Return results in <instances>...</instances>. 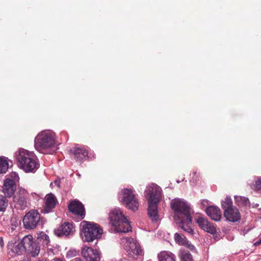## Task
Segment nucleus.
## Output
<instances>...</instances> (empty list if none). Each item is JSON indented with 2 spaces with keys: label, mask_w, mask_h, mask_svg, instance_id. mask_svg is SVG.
<instances>
[{
  "label": "nucleus",
  "mask_w": 261,
  "mask_h": 261,
  "mask_svg": "<svg viewBox=\"0 0 261 261\" xmlns=\"http://www.w3.org/2000/svg\"><path fill=\"white\" fill-rule=\"evenodd\" d=\"M148 202V214L152 221L159 219L158 205L161 198V189L158 185L152 184L147 187L145 191Z\"/></svg>",
  "instance_id": "f03ea898"
},
{
  "label": "nucleus",
  "mask_w": 261,
  "mask_h": 261,
  "mask_svg": "<svg viewBox=\"0 0 261 261\" xmlns=\"http://www.w3.org/2000/svg\"><path fill=\"white\" fill-rule=\"evenodd\" d=\"M261 244V238L259 239L258 241H256L255 243H254V245L255 246H259Z\"/></svg>",
  "instance_id": "2f4dec72"
},
{
  "label": "nucleus",
  "mask_w": 261,
  "mask_h": 261,
  "mask_svg": "<svg viewBox=\"0 0 261 261\" xmlns=\"http://www.w3.org/2000/svg\"><path fill=\"white\" fill-rule=\"evenodd\" d=\"M235 200L236 202L243 206H248L250 205V201L247 197L242 196H236Z\"/></svg>",
  "instance_id": "393cba45"
},
{
  "label": "nucleus",
  "mask_w": 261,
  "mask_h": 261,
  "mask_svg": "<svg viewBox=\"0 0 261 261\" xmlns=\"http://www.w3.org/2000/svg\"><path fill=\"white\" fill-rule=\"evenodd\" d=\"M172 209L175 212L174 219L178 226L185 231L192 234L193 232L191 225L192 217L191 208L185 201L175 199L171 203Z\"/></svg>",
  "instance_id": "f257e3e1"
},
{
  "label": "nucleus",
  "mask_w": 261,
  "mask_h": 261,
  "mask_svg": "<svg viewBox=\"0 0 261 261\" xmlns=\"http://www.w3.org/2000/svg\"><path fill=\"white\" fill-rule=\"evenodd\" d=\"M159 261H176L175 256L169 251H161L158 254Z\"/></svg>",
  "instance_id": "412c9836"
},
{
  "label": "nucleus",
  "mask_w": 261,
  "mask_h": 261,
  "mask_svg": "<svg viewBox=\"0 0 261 261\" xmlns=\"http://www.w3.org/2000/svg\"><path fill=\"white\" fill-rule=\"evenodd\" d=\"M70 153L76 161H81L88 158V151L83 146H75L70 149Z\"/></svg>",
  "instance_id": "dca6fc26"
},
{
  "label": "nucleus",
  "mask_w": 261,
  "mask_h": 261,
  "mask_svg": "<svg viewBox=\"0 0 261 261\" xmlns=\"http://www.w3.org/2000/svg\"><path fill=\"white\" fill-rule=\"evenodd\" d=\"M68 210L70 212L76 216L80 220L85 216V210L84 205L76 199L71 200L68 204Z\"/></svg>",
  "instance_id": "f8f14e48"
},
{
  "label": "nucleus",
  "mask_w": 261,
  "mask_h": 261,
  "mask_svg": "<svg viewBox=\"0 0 261 261\" xmlns=\"http://www.w3.org/2000/svg\"><path fill=\"white\" fill-rule=\"evenodd\" d=\"M23 246L25 248L26 252L30 254L32 256L36 257L40 252V247L33 239L32 235H26L21 240Z\"/></svg>",
  "instance_id": "9d476101"
},
{
  "label": "nucleus",
  "mask_w": 261,
  "mask_h": 261,
  "mask_svg": "<svg viewBox=\"0 0 261 261\" xmlns=\"http://www.w3.org/2000/svg\"><path fill=\"white\" fill-rule=\"evenodd\" d=\"M122 192L123 194V205L133 211H137L139 206V202L133 191L131 189H124L122 190Z\"/></svg>",
  "instance_id": "6e6552de"
},
{
  "label": "nucleus",
  "mask_w": 261,
  "mask_h": 261,
  "mask_svg": "<svg viewBox=\"0 0 261 261\" xmlns=\"http://www.w3.org/2000/svg\"><path fill=\"white\" fill-rule=\"evenodd\" d=\"M55 134L51 132H42L39 133L35 140V147L40 152L44 149L51 147L55 144Z\"/></svg>",
  "instance_id": "423d86ee"
},
{
  "label": "nucleus",
  "mask_w": 261,
  "mask_h": 261,
  "mask_svg": "<svg viewBox=\"0 0 261 261\" xmlns=\"http://www.w3.org/2000/svg\"><path fill=\"white\" fill-rule=\"evenodd\" d=\"M12 251L17 255H21L23 253L26 252L25 248L24 247V246H23L21 241L14 247Z\"/></svg>",
  "instance_id": "5701e85b"
},
{
  "label": "nucleus",
  "mask_w": 261,
  "mask_h": 261,
  "mask_svg": "<svg viewBox=\"0 0 261 261\" xmlns=\"http://www.w3.org/2000/svg\"><path fill=\"white\" fill-rule=\"evenodd\" d=\"M174 239L176 242H178L179 243L183 244L184 243L185 240L184 238L182 237L181 235L179 234L176 233L174 234Z\"/></svg>",
  "instance_id": "c85d7f7f"
},
{
  "label": "nucleus",
  "mask_w": 261,
  "mask_h": 261,
  "mask_svg": "<svg viewBox=\"0 0 261 261\" xmlns=\"http://www.w3.org/2000/svg\"><path fill=\"white\" fill-rule=\"evenodd\" d=\"M54 261H63V260L57 258V259H55Z\"/></svg>",
  "instance_id": "f704fd0d"
},
{
  "label": "nucleus",
  "mask_w": 261,
  "mask_h": 261,
  "mask_svg": "<svg viewBox=\"0 0 261 261\" xmlns=\"http://www.w3.org/2000/svg\"><path fill=\"white\" fill-rule=\"evenodd\" d=\"M196 222L199 227L204 231L212 234H214L216 232V227L207 219L202 217H198L196 218Z\"/></svg>",
  "instance_id": "f3484780"
},
{
  "label": "nucleus",
  "mask_w": 261,
  "mask_h": 261,
  "mask_svg": "<svg viewBox=\"0 0 261 261\" xmlns=\"http://www.w3.org/2000/svg\"><path fill=\"white\" fill-rule=\"evenodd\" d=\"M252 189L257 192L261 193V178H258L255 181V184L252 187Z\"/></svg>",
  "instance_id": "cd10ccee"
},
{
  "label": "nucleus",
  "mask_w": 261,
  "mask_h": 261,
  "mask_svg": "<svg viewBox=\"0 0 261 261\" xmlns=\"http://www.w3.org/2000/svg\"><path fill=\"white\" fill-rule=\"evenodd\" d=\"M128 248H126L128 253L133 257L143 255V250L140 245L133 238L127 239Z\"/></svg>",
  "instance_id": "4468645a"
},
{
  "label": "nucleus",
  "mask_w": 261,
  "mask_h": 261,
  "mask_svg": "<svg viewBox=\"0 0 261 261\" xmlns=\"http://www.w3.org/2000/svg\"><path fill=\"white\" fill-rule=\"evenodd\" d=\"M11 177L12 178V180L15 181V183H16V181L18 180L19 177L18 174L15 172H11L10 174Z\"/></svg>",
  "instance_id": "c756f323"
},
{
  "label": "nucleus",
  "mask_w": 261,
  "mask_h": 261,
  "mask_svg": "<svg viewBox=\"0 0 261 261\" xmlns=\"http://www.w3.org/2000/svg\"><path fill=\"white\" fill-rule=\"evenodd\" d=\"M81 253L86 261H100V253L96 249L85 246L82 249Z\"/></svg>",
  "instance_id": "ddd939ff"
},
{
  "label": "nucleus",
  "mask_w": 261,
  "mask_h": 261,
  "mask_svg": "<svg viewBox=\"0 0 261 261\" xmlns=\"http://www.w3.org/2000/svg\"><path fill=\"white\" fill-rule=\"evenodd\" d=\"M70 261H83V260L81 258L76 257V258H74L70 260Z\"/></svg>",
  "instance_id": "473e14b6"
},
{
  "label": "nucleus",
  "mask_w": 261,
  "mask_h": 261,
  "mask_svg": "<svg viewBox=\"0 0 261 261\" xmlns=\"http://www.w3.org/2000/svg\"><path fill=\"white\" fill-rule=\"evenodd\" d=\"M41 215L37 210H32L28 212L23 218L24 228L28 229H34L40 222Z\"/></svg>",
  "instance_id": "1a4fd4ad"
},
{
  "label": "nucleus",
  "mask_w": 261,
  "mask_h": 261,
  "mask_svg": "<svg viewBox=\"0 0 261 261\" xmlns=\"http://www.w3.org/2000/svg\"><path fill=\"white\" fill-rule=\"evenodd\" d=\"M8 167L7 161L4 159L0 158V173H6L8 169Z\"/></svg>",
  "instance_id": "a878e982"
},
{
  "label": "nucleus",
  "mask_w": 261,
  "mask_h": 261,
  "mask_svg": "<svg viewBox=\"0 0 261 261\" xmlns=\"http://www.w3.org/2000/svg\"><path fill=\"white\" fill-rule=\"evenodd\" d=\"M205 212L208 216L212 220L215 221H220L222 214L220 209L216 206L211 205L208 206L205 210Z\"/></svg>",
  "instance_id": "aec40b11"
},
{
  "label": "nucleus",
  "mask_w": 261,
  "mask_h": 261,
  "mask_svg": "<svg viewBox=\"0 0 261 261\" xmlns=\"http://www.w3.org/2000/svg\"><path fill=\"white\" fill-rule=\"evenodd\" d=\"M16 188V185L15 181L8 178L4 181L3 191L8 197H10L13 195Z\"/></svg>",
  "instance_id": "a211bd4d"
},
{
  "label": "nucleus",
  "mask_w": 261,
  "mask_h": 261,
  "mask_svg": "<svg viewBox=\"0 0 261 261\" xmlns=\"http://www.w3.org/2000/svg\"><path fill=\"white\" fill-rule=\"evenodd\" d=\"M222 207L224 210V216L226 220L236 222L241 218L239 210L232 205V201L230 197H226L222 202Z\"/></svg>",
  "instance_id": "0eeeda50"
},
{
  "label": "nucleus",
  "mask_w": 261,
  "mask_h": 261,
  "mask_svg": "<svg viewBox=\"0 0 261 261\" xmlns=\"http://www.w3.org/2000/svg\"><path fill=\"white\" fill-rule=\"evenodd\" d=\"M17 165L26 172H35L39 167V164L35 154L23 148L15 153Z\"/></svg>",
  "instance_id": "7ed1b4c3"
},
{
  "label": "nucleus",
  "mask_w": 261,
  "mask_h": 261,
  "mask_svg": "<svg viewBox=\"0 0 261 261\" xmlns=\"http://www.w3.org/2000/svg\"><path fill=\"white\" fill-rule=\"evenodd\" d=\"M38 240L42 243L44 246H47L50 243L49 237L44 232H41L38 234Z\"/></svg>",
  "instance_id": "4be33fe9"
},
{
  "label": "nucleus",
  "mask_w": 261,
  "mask_h": 261,
  "mask_svg": "<svg viewBox=\"0 0 261 261\" xmlns=\"http://www.w3.org/2000/svg\"><path fill=\"white\" fill-rule=\"evenodd\" d=\"M45 204L44 210L46 213H49L55 207L58 201L55 196L52 193L47 194L45 197Z\"/></svg>",
  "instance_id": "6ab92c4d"
},
{
  "label": "nucleus",
  "mask_w": 261,
  "mask_h": 261,
  "mask_svg": "<svg viewBox=\"0 0 261 261\" xmlns=\"http://www.w3.org/2000/svg\"><path fill=\"white\" fill-rule=\"evenodd\" d=\"M8 205V200L4 195L0 194V212H4Z\"/></svg>",
  "instance_id": "b1692460"
},
{
  "label": "nucleus",
  "mask_w": 261,
  "mask_h": 261,
  "mask_svg": "<svg viewBox=\"0 0 261 261\" xmlns=\"http://www.w3.org/2000/svg\"><path fill=\"white\" fill-rule=\"evenodd\" d=\"M73 224L70 222H64L55 230V233L59 237L67 236L72 234L74 232Z\"/></svg>",
  "instance_id": "2eb2a0df"
},
{
  "label": "nucleus",
  "mask_w": 261,
  "mask_h": 261,
  "mask_svg": "<svg viewBox=\"0 0 261 261\" xmlns=\"http://www.w3.org/2000/svg\"><path fill=\"white\" fill-rule=\"evenodd\" d=\"M28 193L23 189H20L13 197L14 206L17 209L24 210L27 207Z\"/></svg>",
  "instance_id": "9b49d317"
},
{
  "label": "nucleus",
  "mask_w": 261,
  "mask_h": 261,
  "mask_svg": "<svg viewBox=\"0 0 261 261\" xmlns=\"http://www.w3.org/2000/svg\"><path fill=\"white\" fill-rule=\"evenodd\" d=\"M188 247L192 251L195 250V247L192 245H189Z\"/></svg>",
  "instance_id": "72a5a7b5"
},
{
  "label": "nucleus",
  "mask_w": 261,
  "mask_h": 261,
  "mask_svg": "<svg viewBox=\"0 0 261 261\" xmlns=\"http://www.w3.org/2000/svg\"><path fill=\"white\" fill-rule=\"evenodd\" d=\"M81 236L84 242H92L100 238L102 233V229L94 223L83 221L81 223Z\"/></svg>",
  "instance_id": "20e7f679"
},
{
  "label": "nucleus",
  "mask_w": 261,
  "mask_h": 261,
  "mask_svg": "<svg viewBox=\"0 0 261 261\" xmlns=\"http://www.w3.org/2000/svg\"><path fill=\"white\" fill-rule=\"evenodd\" d=\"M180 258L182 261H193L191 254L188 251L182 252Z\"/></svg>",
  "instance_id": "bb28decb"
},
{
  "label": "nucleus",
  "mask_w": 261,
  "mask_h": 261,
  "mask_svg": "<svg viewBox=\"0 0 261 261\" xmlns=\"http://www.w3.org/2000/svg\"><path fill=\"white\" fill-rule=\"evenodd\" d=\"M67 255H68V256H69V252H68V254H67Z\"/></svg>",
  "instance_id": "c9c22d12"
},
{
  "label": "nucleus",
  "mask_w": 261,
  "mask_h": 261,
  "mask_svg": "<svg viewBox=\"0 0 261 261\" xmlns=\"http://www.w3.org/2000/svg\"><path fill=\"white\" fill-rule=\"evenodd\" d=\"M111 224L117 232H127L132 231V226L120 210L112 211L109 215Z\"/></svg>",
  "instance_id": "39448f33"
},
{
  "label": "nucleus",
  "mask_w": 261,
  "mask_h": 261,
  "mask_svg": "<svg viewBox=\"0 0 261 261\" xmlns=\"http://www.w3.org/2000/svg\"><path fill=\"white\" fill-rule=\"evenodd\" d=\"M192 179L193 180L197 181L199 180V176L197 175L196 171H193Z\"/></svg>",
  "instance_id": "7c9ffc66"
}]
</instances>
